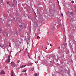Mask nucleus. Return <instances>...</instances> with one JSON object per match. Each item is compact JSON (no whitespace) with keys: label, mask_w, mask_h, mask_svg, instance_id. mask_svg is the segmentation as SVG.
<instances>
[{"label":"nucleus","mask_w":76,"mask_h":76,"mask_svg":"<svg viewBox=\"0 0 76 76\" xmlns=\"http://www.w3.org/2000/svg\"><path fill=\"white\" fill-rule=\"evenodd\" d=\"M10 58V55H9L8 56V59L6 60V61L7 63H8L10 62L11 60Z\"/></svg>","instance_id":"1"},{"label":"nucleus","mask_w":76,"mask_h":76,"mask_svg":"<svg viewBox=\"0 0 76 76\" xmlns=\"http://www.w3.org/2000/svg\"><path fill=\"white\" fill-rule=\"evenodd\" d=\"M11 76H15V73L13 72V70H12L11 73Z\"/></svg>","instance_id":"2"},{"label":"nucleus","mask_w":76,"mask_h":76,"mask_svg":"<svg viewBox=\"0 0 76 76\" xmlns=\"http://www.w3.org/2000/svg\"><path fill=\"white\" fill-rule=\"evenodd\" d=\"M11 64L12 67H15V64L14 62L13 61L11 62Z\"/></svg>","instance_id":"3"},{"label":"nucleus","mask_w":76,"mask_h":76,"mask_svg":"<svg viewBox=\"0 0 76 76\" xmlns=\"http://www.w3.org/2000/svg\"><path fill=\"white\" fill-rule=\"evenodd\" d=\"M1 74H5V72H4V71H1Z\"/></svg>","instance_id":"4"},{"label":"nucleus","mask_w":76,"mask_h":76,"mask_svg":"<svg viewBox=\"0 0 76 76\" xmlns=\"http://www.w3.org/2000/svg\"><path fill=\"white\" fill-rule=\"evenodd\" d=\"M26 66V65H21V66H20V67L21 68H22L23 67H24Z\"/></svg>","instance_id":"5"},{"label":"nucleus","mask_w":76,"mask_h":76,"mask_svg":"<svg viewBox=\"0 0 76 76\" xmlns=\"http://www.w3.org/2000/svg\"><path fill=\"white\" fill-rule=\"evenodd\" d=\"M52 30H55L56 28H55V27L54 26H53V27H52Z\"/></svg>","instance_id":"6"},{"label":"nucleus","mask_w":76,"mask_h":76,"mask_svg":"<svg viewBox=\"0 0 76 76\" xmlns=\"http://www.w3.org/2000/svg\"><path fill=\"white\" fill-rule=\"evenodd\" d=\"M23 50H20V51H19V52H18V53H21V51L22 50H23Z\"/></svg>","instance_id":"7"},{"label":"nucleus","mask_w":76,"mask_h":76,"mask_svg":"<svg viewBox=\"0 0 76 76\" xmlns=\"http://www.w3.org/2000/svg\"><path fill=\"white\" fill-rule=\"evenodd\" d=\"M70 15H72L73 14V12H71L70 13Z\"/></svg>","instance_id":"8"},{"label":"nucleus","mask_w":76,"mask_h":76,"mask_svg":"<svg viewBox=\"0 0 76 76\" xmlns=\"http://www.w3.org/2000/svg\"><path fill=\"white\" fill-rule=\"evenodd\" d=\"M62 24H60V25H59V26H60V27H61V28H62Z\"/></svg>","instance_id":"9"},{"label":"nucleus","mask_w":76,"mask_h":76,"mask_svg":"<svg viewBox=\"0 0 76 76\" xmlns=\"http://www.w3.org/2000/svg\"><path fill=\"white\" fill-rule=\"evenodd\" d=\"M74 1H71V2L72 4L74 3Z\"/></svg>","instance_id":"10"},{"label":"nucleus","mask_w":76,"mask_h":76,"mask_svg":"<svg viewBox=\"0 0 76 76\" xmlns=\"http://www.w3.org/2000/svg\"><path fill=\"white\" fill-rule=\"evenodd\" d=\"M14 4H12V7H14Z\"/></svg>","instance_id":"11"},{"label":"nucleus","mask_w":76,"mask_h":76,"mask_svg":"<svg viewBox=\"0 0 76 76\" xmlns=\"http://www.w3.org/2000/svg\"><path fill=\"white\" fill-rule=\"evenodd\" d=\"M24 75H25V76H27V75L26 73H25L24 74Z\"/></svg>","instance_id":"12"},{"label":"nucleus","mask_w":76,"mask_h":76,"mask_svg":"<svg viewBox=\"0 0 76 76\" xmlns=\"http://www.w3.org/2000/svg\"><path fill=\"white\" fill-rule=\"evenodd\" d=\"M50 33L51 34H52L53 33V31H50Z\"/></svg>","instance_id":"13"},{"label":"nucleus","mask_w":76,"mask_h":76,"mask_svg":"<svg viewBox=\"0 0 76 76\" xmlns=\"http://www.w3.org/2000/svg\"><path fill=\"white\" fill-rule=\"evenodd\" d=\"M26 70H25L23 71H22V72H25L26 71Z\"/></svg>","instance_id":"14"},{"label":"nucleus","mask_w":76,"mask_h":76,"mask_svg":"<svg viewBox=\"0 0 76 76\" xmlns=\"http://www.w3.org/2000/svg\"><path fill=\"white\" fill-rule=\"evenodd\" d=\"M20 61V60H19L18 61H17V63H19V62Z\"/></svg>","instance_id":"15"},{"label":"nucleus","mask_w":76,"mask_h":76,"mask_svg":"<svg viewBox=\"0 0 76 76\" xmlns=\"http://www.w3.org/2000/svg\"><path fill=\"white\" fill-rule=\"evenodd\" d=\"M37 39H38V38H40V37H39V36H37Z\"/></svg>","instance_id":"16"},{"label":"nucleus","mask_w":76,"mask_h":76,"mask_svg":"<svg viewBox=\"0 0 76 76\" xmlns=\"http://www.w3.org/2000/svg\"><path fill=\"white\" fill-rule=\"evenodd\" d=\"M34 75L35 76H37V73H36Z\"/></svg>","instance_id":"17"},{"label":"nucleus","mask_w":76,"mask_h":76,"mask_svg":"<svg viewBox=\"0 0 76 76\" xmlns=\"http://www.w3.org/2000/svg\"><path fill=\"white\" fill-rule=\"evenodd\" d=\"M34 68H32V71H33V70H34Z\"/></svg>","instance_id":"18"},{"label":"nucleus","mask_w":76,"mask_h":76,"mask_svg":"<svg viewBox=\"0 0 76 76\" xmlns=\"http://www.w3.org/2000/svg\"><path fill=\"white\" fill-rule=\"evenodd\" d=\"M19 26V27H20V28L22 27V25H20Z\"/></svg>","instance_id":"19"},{"label":"nucleus","mask_w":76,"mask_h":76,"mask_svg":"<svg viewBox=\"0 0 76 76\" xmlns=\"http://www.w3.org/2000/svg\"><path fill=\"white\" fill-rule=\"evenodd\" d=\"M7 4H8V5L9 4V2H8V1H7Z\"/></svg>","instance_id":"20"},{"label":"nucleus","mask_w":76,"mask_h":76,"mask_svg":"<svg viewBox=\"0 0 76 76\" xmlns=\"http://www.w3.org/2000/svg\"><path fill=\"white\" fill-rule=\"evenodd\" d=\"M29 64H30V65H32V64H33L32 63H29Z\"/></svg>","instance_id":"21"},{"label":"nucleus","mask_w":76,"mask_h":76,"mask_svg":"<svg viewBox=\"0 0 76 76\" xmlns=\"http://www.w3.org/2000/svg\"><path fill=\"white\" fill-rule=\"evenodd\" d=\"M63 45H64V46H65L66 44H64Z\"/></svg>","instance_id":"22"},{"label":"nucleus","mask_w":76,"mask_h":76,"mask_svg":"<svg viewBox=\"0 0 76 76\" xmlns=\"http://www.w3.org/2000/svg\"><path fill=\"white\" fill-rule=\"evenodd\" d=\"M52 46V45L51 44H50V46Z\"/></svg>","instance_id":"23"},{"label":"nucleus","mask_w":76,"mask_h":76,"mask_svg":"<svg viewBox=\"0 0 76 76\" xmlns=\"http://www.w3.org/2000/svg\"><path fill=\"white\" fill-rule=\"evenodd\" d=\"M2 31V30L1 29H0V32Z\"/></svg>","instance_id":"24"},{"label":"nucleus","mask_w":76,"mask_h":76,"mask_svg":"<svg viewBox=\"0 0 76 76\" xmlns=\"http://www.w3.org/2000/svg\"><path fill=\"white\" fill-rule=\"evenodd\" d=\"M27 44L28 45L29 44V42H28L27 43Z\"/></svg>","instance_id":"25"},{"label":"nucleus","mask_w":76,"mask_h":76,"mask_svg":"<svg viewBox=\"0 0 76 76\" xmlns=\"http://www.w3.org/2000/svg\"><path fill=\"white\" fill-rule=\"evenodd\" d=\"M7 66H5V68H7Z\"/></svg>","instance_id":"26"},{"label":"nucleus","mask_w":76,"mask_h":76,"mask_svg":"<svg viewBox=\"0 0 76 76\" xmlns=\"http://www.w3.org/2000/svg\"><path fill=\"white\" fill-rule=\"evenodd\" d=\"M9 6H10V7H11V4H9Z\"/></svg>","instance_id":"27"},{"label":"nucleus","mask_w":76,"mask_h":76,"mask_svg":"<svg viewBox=\"0 0 76 76\" xmlns=\"http://www.w3.org/2000/svg\"><path fill=\"white\" fill-rule=\"evenodd\" d=\"M61 15H62V16H63V14H61Z\"/></svg>","instance_id":"28"},{"label":"nucleus","mask_w":76,"mask_h":76,"mask_svg":"<svg viewBox=\"0 0 76 76\" xmlns=\"http://www.w3.org/2000/svg\"><path fill=\"white\" fill-rule=\"evenodd\" d=\"M19 68H20V67H18V68L19 69Z\"/></svg>","instance_id":"29"},{"label":"nucleus","mask_w":76,"mask_h":76,"mask_svg":"<svg viewBox=\"0 0 76 76\" xmlns=\"http://www.w3.org/2000/svg\"><path fill=\"white\" fill-rule=\"evenodd\" d=\"M70 20L71 21H72L71 20Z\"/></svg>","instance_id":"30"},{"label":"nucleus","mask_w":76,"mask_h":76,"mask_svg":"<svg viewBox=\"0 0 76 76\" xmlns=\"http://www.w3.org/2000/svg\"><path fill=\"white\" fill-rule=\"evenodd\" d=\"M47 49V48H46V50Z\"/></svg>","instance_id":"31"},{"label":"nucleus","mask_w":76,"mask_h":76,"mask_svg":"<svg viewBox=\"0 0 76 76\" xmlns=\"http://www.w3.org/2000/svg\"><path fill=\"white\" fill-rule=\"evenodd\" d=\"M21 50H22V48H21Z\"/></svg>","instance_id":"32"},{"label":"nucleus","mask_w":76,"mask_h":76,"mask_svg":"<svg viewBox=\"0 0 76 76\" xmlns=\"http://www.w3.org/2000/svg\"><path fill=\"white\" fill-rule=\"evenodd\" d=\"M43 48V46H42V48Z\"/></svg>","instance_id":"33"},{"label":"nucleus","mask_w":76,"mask_h":76,"mask_svg":"<svg viewBox=\"0 0 76 76\" xmlns=\"http://www.w3.org/2000/svg\"><path fill=\"white\" fill-rule=\"evenodd\" d=\"M11 52H10V53Z\"/></svg>","instance_id":"34"},{"label":"nucleus","mask_w":76,"mask_h":76,"mask_svg":"<svg viewBox=\"0 0 76 76\" xmlns=\"http://www.w3.org/2000/svg\"><path fill=\"white\" fill-rule=\"evenodd\" d=\"M27 52L28 53V51H27Z\"/></svg>","instance_id":"35"},{"label":"nucleus","mask_w":76,"mask_h":76,"mask_svg":"<svg viewBox=\"0 0 76 76\" xmlns=\"http://www.w3.org/2000/svg\"><path fill=\"white\" fill-rule=\"evenodd\" d=\"M0 46H1V45H0Z\"/></svg>","instance_id":"36"},{"label":"nucleus","mask_w":76,"mask_h":76,"mask_svg":"<svg viewBox=\"0 0 76 76\" xmlns=\"http://www.w3.org/2000/svg\"><path fill=\"white\" fill-rule=\"evenodd\" d=\"M59 48L60 49V47H59Z\"/></svg>","instance_id":"37"},{"label":"nucleus","mask_w":76,"mask_h":76,"mask_svg":"<svg viewBox=\"0 0 76 76\" xmlns=\"http://www.w3.org/2000/svg\"><path fill=\"white\" fill-rule=\"evenodd\" d=\"M66 37V36H65V37Z\"/></svg>","instance_id":"38"},{"label":"nucleus","mask_w":76,"mask_h":76,"mask_svg":"<svg viewBox=\"0 0 76 76\" xmlns=\"http://www.w3.org/2000/svg\"><path fill=\"white\" fill-rule=\"evenodd\" d=\"M18 14V13H16V14Z\"/></svg>","instance_id":"39"}]
</instances>
